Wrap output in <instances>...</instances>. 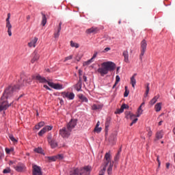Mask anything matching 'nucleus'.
<instances>
[{"label":"nucleus","mask_w":175,"mask_h":175,"mask_svg":"<svg viewBox=\"0 0 175 175\" xmlns=\"http://www.w3.org/2000/svg\"><path fill=\"white\" fill-rule=\"evenodd\" d=\"M149 92H150V83H148L146 86V96L148 95Z\"/></svg>","instance_id":"46"},{"label":"nucleus","mask_w":175,"mask_h":175,"mask_svg":"<svg viewBox=\"0 0 175 175\" xmlns=\"http://www.w3.org/2000/svg\"><path fill=\"white\" fill-rule=\"evenodd\" d=\"M32 174L33 175H42V168L38 165H33Z\"/></svg>","instance_id":"10"},{"label":"nucleus","mask_w":175,"mask_h":175,"mask_svg":"<svg viewBox=\"0 0 175 175\" xmlns=\"http://www.w3.org/2000/svg\"><path fill=\"white\" fill-rule=\"evenodd\" d=\"M9 138L10 139L11 142H13V143H18V140L14 138V136L13 135H10Z\"/></svg>","instance_id":"39"},{"label":"nucleus","mask_w":175,"mask_h":175,"mask_svg":"<svg viewBox=\"0 0 175 175\" xmlns=\"http://www.w3.org/2000/svg\"><path fill=\"white\" fill-rule=\"evenodd\" d=\"M92 62H94V60L92 59H90L89 60L83 63V66H88V65H90Z\"/></svg>","instance_id":"38"},{"label":"nucleus","mask_w":175,"mask_h":175,"mask_svg":"<svg viewBox=\"0 0 175 175\" xmlns=\"http://www.w3.org/2000/svg\"><path fill=\"white\" fill-rule=\"evenodd\" d=\"M111 122V118L108 117L106 118L105 121V129L107 131L109 129V126H110V122Z\"/></svg>","instance_id":"27"},{"label":"nucleus","mask_w":175,"mask_h":175,"mask_svg":"<svg viewBox=\"0 0 175 175\" xmlns=\"http://www.w3.org/2000/svg\"><path fill=\"white\" fill-rule=\"evenodd\" d=\"M64 156L62 154H57L56 156L46 157L49 162H55L57 159H63Z\"/></svg>","instance_id":"11"},{"label":"nucleus","mask_w":175,"mask_h":175,"mask_svg":"<svg viewBox=\"0 0 175 175\" xmlns=\"http://www.w3.org/2000/svg\"><path fill=\"white\" fill-rule=\"evenodd\" d=\"M3 157V153L2 152H0V161L2 159V157Z\"/></svg>","instance_id":"63"},{"label":"nucleus","mask_w":175,"mask_h":175,"mask_svg":"<svg viewBox=\"0 0 175 175\" xmlns=\"http://www.w3.org/2000/svg\"><path fill=\"white\" fill-rule=\"evenodd\" d=\"M11 171L12 170H10V168L8 167V168H5V169L3 170V173L4 174H8V173H10Z\"/></svg>","instance_id":"45"},{"label":"nucleus","mask_w":175,"mask_h":175,"mask_svg":"<svg viewBox=\"0 0 175 175\" xmlns=\"http://www.w3.org/2000/svg\"><path fill=\"white\" fill-rule=\"evenodd\" d=\"M70 133H72V131L67 126L63 127L59 131V135H60V136L64 139H68V137L70 136Z\"/></svg>","instance_id":"4"},{"label":"nucleus","mask_w":175,"mask_h":175,"mask_svg":"<svg viewBox=\"0 0 175 175\" xmlns=\"http://www.w3.org/2000/svg\"><path fill=\"white\" fill-rule=\"evenodd\" d=\"M47 139L49 143L53 142V139H52L51 135H48Z\"/></svg>","instance_id":"50"},{"label":"nucleus","mask_w":175,"mask_h":175,"mask_svg":"<svg viewBox=\"0 0 175 175\" xmlns=\"http://www.w3.org/2000/svg\"><path fill=\"white\" fill-rule=\"evenodd\" d=\"M43 135H44V133L43 130L42 129V130L38 133V135H39V136H43Z\"/></svg>","instance_id":"54"},{"label":"nucleus","mask_w":175,"mask_h":175,"mask_svg":"<svg viewBox=\"0 0 175 175\" xmlns=\"http://www.w3.org/2000/svg\"><path fill=\"white\" fill-rule=\"evenodd\" d=\"M128 95H129V90H128V86H125V92L124 93V98L128 97Z\"/></svg>","instance_id":"41"},{"label":"nucleus","mask_w":175,"mask_h":175,"mask_svg":"<svg viewBox=\"0 0 175 175\" xmlns=\"http://www.w3.org/2000/svg\"><path fill=\"white\" fill-rule=\"evenodd\" d=\"M157 161L158 162L159 167L161 166V161L159 160V156H157Z\"/></svg>","instance_id":"52"},{"label":"nucleus","mask_w":175,"mask_h":175,"mask_svg":"<svg viewBox=\"0 0 175 175\" xmlns=\"http://www.w3.org/2000/svg\"><path fill=\"white\" fill-rule=\"evenodd\" d=\"M44 88H46V90H48V91H51V88L47 86V85H44Z\"/></svg>","instance_id":"56"},{"label":"nucleus","mask_w":175,"mask_h":175,"mask_svg":"<svg viewBox=\"0 0 175 175\" xmlns=\"http://www.w3.org/2000/svg\"><path fill=\"white\" fill-rule=\"evenodd\" d=\"M147 50V41L146 40H143L141 42V53L139 55V59L143 61V57Z\"/></svg>","instance_id":"5"},{"label":"nucleus","mask_w":175,"mask_h":175,"mask_svg":"<svg viewBox=\"0 0 175 175\" xmlns=\"http://www.w3.org/2000/svg\"><path fill=\"white\" fill-rule=\"evenodd\" d=\"M121 113H124V109L120 107V109H117L115 112V114H121Z\"/></svg>","instance_id":"43"},{"label":"nucleus","mask_w":175,"mask_h":175,"mask_svg":"<svg viewBox=\"0 0 175 175\" xmlns=\"http://www.w3.org/2000/svg\"><path fill=\"white\" fill-rule=\"evenodd\" d=\"M109 163V166L107 172V174L111 175L113 174V163H111V154H110V162Z\"/></svg>","instance_id":"20"},{"label":"nucleus","mask_w":175,"mask_h":175,"mask_svg":"<svg viewBox=\"0 0 175 175\" xmlns=\"http://www.w3.org/2000/svg\"><path fill=\"white\" fill-rule=\"evenodd\" d=\"M62 22H60L59 23V27L57 28V31L54 33V38L55 39H58V38H59V32H61V29H62Z\"/></svg>","instance_id":"19"},{"label":"nucleus","mask_w":175,"mask_h":175,"mask_svg":"<svg viewBox=\"0 0 175 175\" xmlns=\"http://www.w3.org/2000/svg\"><path fill=\"white\" fill-rule=\"evenodd\" d=\"M79 79H80V77L83 76V70H79Z\"/></svg>","instance_id":"57"},{"label":"nucleus","mask_w":175,"mask_h":175,"mask_svg":"<svg viewBox=\"0 0 175 175\" xmlns=\"http://www.w3.org/2000/svg\"><path fill=\"white\" fill-rule=\"evenodd\" d=\"M31 83H32V78L25 77L23 80V82L20 85H18L19 87V90L20 88H23V87H27V85H31Z\"/></svg>","instance_id":"6"},{"label":"nucleus","mask_w":175,"mask_h":175,"mask_svg":"<svg viewBox=\"0 0 175 175\" xmlns=\"http://www.w3.org/2000/svg\"><path fill=\"white\" fill-rule=\"evenodd\" d=\"M79 99L81 100V102H85V103H88V98L85 97L83 94H79L77 95Z\"/></svg>","instance_id":"25"},{"label":"nucleus","mask_w":175,"mask_h":175,"mask_svg":"<svg viewBox=\"0 0 175 175\" xmlns=\"http://www.w3.org/2000/svg\"><path fill=\"white\" fill-rule=\"evenodd\" d=\"M83 81H85V83H87V76L83 75Z\"/></svg>","instance_id":"60"},{"label":"nucleus","mask_w":175,"mask_h":175,"mask_svg":"<svg viewBox=\"0 0 175 175\" xmlns=\"http://www.w3.org/2000/svg\"><path fill=\"white\" fill-rule=\"evenodd\" d=\"M103 107V105H96V104H94L92 106V109L93 110H102V108Z\"/></svg>","instance_id":"29"},{"label":"nucleus","mask_w":175,"mask_h":175,"mask_svg":"<svg viewBox=\"0 0 175 175\" xmlns=\"http://www.w3.org/2000/svg\"><path fill=\"white\" fill-rule=\"evenodd\" d=\"M76 125H77V122L76 121V120L71 119L70 121L67 124L66 126L72 132V131L74 129Z\"/></svg>","instance_id":"13"},{"label":"nucleus","mask_w":175,"mask_h":175,"mask_svg":"<svg viewBox=\"0 0 175 175\" xmlns=\"http://www.w3.org/2000/svg\"><path fill=\"white\" fill-rule=\"evenodd\" d=\"M41 14L42 16L41 24L42 27H44V25L47 24V17L46 16V14H44L43 12H41Z\"/></svg>","instance_id":"26"},{"label":"nucleus","mask_w":175,"mask_h":175,"mask_svg":"<svg viewBox=\"0 0 175 175\" xmlns=\"http://www.w3.org/2000/svg\"><path fill=\"white\" fill-rule=\"evenodd\" d=\"M52 129H53V126H46L42 129V131H44V133H45L46 132H49Z\"/></svg>","instance_id":"34"},{"label":"nucleus","mask_w":175,"mask_h":175,"mask_svg":"<svg viewBox=\"0 0 175 175\" xmlns=\"http://www.w3.org/2000/svg\"><path fill=\"white\" fill-rule=\"evenodd\" d=\"M38 124L40 125V126L42 128L43 126H44V122H40L38 123Z\"/></svg>","instance_id":"55"},{"label":"nucleus","mask_w":175,"mask_h":175,"mask_svg":"<svg viewBox=\"0 0 175 175\" xmlns=\"http://www.w3.org/2000/svg\"><path fill=\"white\" fill-rule=\"evenodd\" d=\"M166 167H167V169H169V167H170V163H166Z\"/></svg>","instance_id":"62"},{"label":"nucleus","mask_w":175,"mask_h":175,"mask_svg":"<svg viewBox=\"0 0 175 175\" xmlns=\"http://www.w3.org/2000/svg\"><path fill=\"white\" fill-rule=\"evenodd\" d=\"M109 142H114L116 140V135L114 134H111L109 138Z\"/></svg>","instance_id":"44"},{"label":"nucleus","mask_w":175,"mask_h":175,"mask_svg":"<svg viewBox=\"0 0 175 175\" xmlns=\"http://www.w3.org/2000/svg\"><path fill=\"white\" fill-rule=\"evenodd\" d=\"M94 132H96V133H100V132H102V129L100 127L96 126L94 128Z\"/></svg>","instance_id":"42"},{"label":"nucleus","mask_w":175,"mask_h":175,"mask_svg":"<svg viewBox=\"0 0 175 175\" xmlns=\"http://www.w3.org/2000/svg\"><path fill=\"white\" fill-rule=\"evenodd\" d=\"M72 58H73V56L72 55H70L68 57H66L64 62H66V61H69V59H72Z\"/></svg>","instance_id":"47"},{"label":"nucleus","mask_w":175,"mask_h":175,"mask_svg":"<svg viewBox=\"0 0 175 175\" xmlns=\"http://www.w3.org/2000/svg\"><path fill=\"white\" fill-rule=\"evenodd\" d=\"M99 32V28L98 27H91L90 29H86L85 33H88V35H90L91 33H98Z\"/></svg>","instance_id":"16"},{"label":"nucleus","mask_w":175,"mask_h":175,"mask_svg":"<svg viewBox=\"0 0 175 175\" xmlns=\"http://www.w3.org/2000/svg\"><path fill=\"white\" fill-rule=\"evenodd\" d=\"M122 55L124 57V62L126 64L129 63V53H128V51H124L122 53Z\"/></svg>","instance_id":"23"},{"label":"nucleus","mask_w":175,"mask_h":175,"mask_svg":"<svg viewBox=\"0 0 175 175\" xmlns=\"http://www.w3.org/2000/svg\"><path fill=\"white\" fill-rule=\"evenodd\" d=\"M76 59H77V61L79 62L80 61V59H81V56L77 55V56L76 57Z\"/></svg>","instance_id":"58"},{"label":"nucleus","mask_w":175,"mask_h":175,"mask_svg":"<svg viewBox=\"0 0 175 175\" xmlns=\"http://www.w3.org/2000/svg\"><path fill=\"white\" fill-rule=\"evenodd\" d=\"M121 107L123 109V110L124 109H129V105H126V104H122V106H121Z\"/></svg>","instance_id":"48"},{"label":"nucleus","mask_w":175,"mask_h":175,"mask_svg":"<svg viewBox=\"0 0 175 175\" xmlns=\"http://www.w3.org/2000/svg\"><path fill=\"white\" fill-rule=\"evenodd\" d=\"M143 114V109H137V116L129 112L127 116H129L131 120H133V118H136V117H140L141 115Z\"/></svg>","instance_id":"15"},{"label":"nucleus","mask_w":175,"mask_h":175,"mask_svg":"<svg viewBox=\"0 0 175 175\" xmlns=\"http://www.w3.org/2000/svg\"><path fill=\"white\" fill-rule=\"evenodd\" d=\"M116 70V64L113 62H105L101 64V67L98 68L97 72H98L103 77V76L107 75L109 72H113V70Z\"/></svg>","instance_id":"1"},{"label":"nucleus","mask_w":175,"mask_h":175,"mask_svg":"<svg viewBox=\"0 0 175 175\" xmlns=\"http://www.w3.org/2000/svg\"><path fill=\"white\" fill-rule=\"evenodd\" d=\"M137 76V74L135 73L131 77V84L132 85L133 88H135V85H136V79H135Z\"/></svg>","instance_id":"24"},{"label":"nucleus","mask_w":175,"mask_h":175,"mask_svg":"<svg viewBox=\"0 0 175 175\" xmlns=\"http://www.w3.org/2000/svg\"><path fill=\"white\" fill-rule=\"evenodd\" d=\"M120 80H121V78H120V76L119 75H116V82H115L114 85L112 87L113 89H114L115 87H117V84H118V83H120Z\"/></svg>","instance_id":"35"},{"label":"nucleus","mask_w":175,"mask_h":175,"mask_svg":"<svg viewBox=\"0 0 175 175\" xmlns=\"http://www.w3.org/2000/svg\"><path fill=\"white\" fill-rule=\"evenodd\" d=\"M14 169L16 172H21L24 170V165H16L14 167Z\"/></svg>","instance_id":"33"},{"label":"nucleus","mask_w":175,"mask_h":175,"mask_svg":"<svg viewBox=\"0 0 175 175\" xmlns=\"http://www.w3.org/2000/svg\"><path fill=\"white\" fill-rule=\"evenodd\" d=\"M159 96H155L150 101V105H155V103H157L158 99H159Z\"/></svg>","instance_id":"36"},{"label":"nucleus","mask_w":175,"mask_h":175,"mask_svg":"<svg viewBox=\"0 0 175 175\" xmlns=\"http://www.w3.org/2000/svg\"><path fill=\"white\" fill-rule=\"evenodd\" d=\"M92 168L90 165L85 166L83 167H77L71 170L69 172V175H90Z\"/></svg>","instance_id":"2"},{"label":"nucleus","mask_w":175,"mask_h":175,"mask_svg":"<svg viewBox=\"0 0 175 175\" xmlns=\"http://www.w3.org/2000/svg\"><path fill=\"white\" fill-rule=\"evenodd\" d=\"M13 103H14V101H12L10 104H5L3 105V102L2 104L0 105V111H3V110H8V108L10 107V106H12Z\"/></svg>","instance_id":"18"},{"label":"nucleus","mask_w":175,"mask_h":175,"mask_svg":"<svg viewBox=\"0 0 175 175\" xmlns=\"http://www.w3.org/2000/svg\"><path fill=\"white\" fill-rule=\"evenodd\" d=\"M155 111H161L162 109V103H159L154 106Z\"/></svg>","instance_id":"32"},{"label":"nucleus","mask_w":175,"mask_h":175,"mask_svg":"<svg viewBox=\"0 0 175 175\" xmlns=\"http://www.w3.org/2000/svg\"><path fill=\"white\" fill-rule=\"evenodd\" d=\"M148 137H151L152 136V131H151V129H149V131L148 132Z\"/></svg>","instance_id":"49"},{"label":"nucleus","mask_w":175,"mask_h":175,"mask_svg":"<svg viewBox=\"0 0 175 175\" xmlns=\"http://www.w3.org/2000/svg\"><path fill=\"white\" fill-rule=\"evenodd\" d=\"M49 144L51 148H57V147H58V143L56 142V141L54 139H53L51 142H49Z\"/></svg>","instance_id":"31"},{"label":"nucleus","mask_w":175,"mask_h":175,"mask_svg":"<svg viewBox=\"0 0 175 175\" xmlns=\"http://www.w3.org/2000/svg\"><path fill=\"white\" fill-rule=\"evenodd\" d=\"M35 128H36V129L39 130V129L41 128V127L40 126L39 124H36V125L35 126Z\"/></svg>","instance_id":"61"},{"label":"nucleus","mask_w":175,"mask_h":175,"mask_svg":"<svg viewBox=\"0 0 175 175\" xmlns=\"http://www.w3.org/2000/svg\"><path fill=\"white\" fill-rule=\"evenodd\" d=\"M38 40H39V38H38V37H35L33 40L28 43L29 47H36V43H38Z\"/></svg>","instance_id":"21"},{"label":"nucleus","mask_w":175,"mask_h":175,"mask_svg":"<svg viewBox=\"0 0 175 175\" xmlns=\"http://www.w3.org/2000/svg\"><path fill=\"white\" fill-rule=\"evenodd\" d=\"M110 50H111V49L110 47H107L104 49V53H107V51H110Z\"/></svg>","instance_id":"53"},{"label":"nucleus","mask_w":175,"mask_h":175,"mask_svg":"<svg viewBox=\"0 0 175 175\" xmlns=\"http://www.w3.org/2000/svg\"><path fill=\"white\" fill-rule=\"evenodd\" d=\"M31 79L37 80V81H39V83H47L49 84V83H50V81H47V79H46L44 77H42L40 76V75H32Z\"/></svg>","instance_id":"7"},{"label":"nucleus","mask_w":175,"mask_h":175,"mask_svg":"<svg viewBox=\"0 0 175 175\" xmlns=\"http://www.w3.org/2000/svg\"><path fill=\"white\" fill-rule=\"evenodd\" d=\"M155 136H156V139H154V142H157V140H159V139H162V137H163V130L157 131L156 133Z\"/></svg>","instance_id":"22"},{"label":"nucleus","mask_w":175,"mask_h":175,"mask_svg":"<svg viewBox=\"0 0 175 175\" xmlns=\"http://www.w3.org/2000/svg\"><path fill=\"white\" fill-rule=\"evenodd\" d=\"M18 90H20V86L18 85H9L5 89L1 99L3 100L5 99H9V98H12V96H13V92L18 91Z\"/></svg>","instance_id":"3"},{"label":"nucleus","mask_w":175,"mask_h":175,"mask_svg":"<svg viewBox=\"0 0 175 175\" xmlns=\"http://www.w3.org/2000/svg\"><path fill=\"white\" fill-rule=\"evenodd\" d=\"M70 46L71 47H75V49H79V47H80L79 44L75 43L73 41H70Z\"/></svg>","instance_id":"37"},{"label":"nucleus","mask_w":175,"mask_h":175,"mask_svg":"<svg viewBox=\"0 0 175 175\" xmlns=\"http://www.w3.org/2000/svg\"><path fill=\"white\" fill-rule=\"evenodd\" d=\"M120 68L121 67H120V66L117 67V68H116V73L117 74H118V71L120 70Z\"/></svg>","instance_id":"64"},{"label":"nucleus","mask_w":175,"mask_h":175,"mask_svg":"<svg viewBox=\"0 0 175 175\" xmlns=\"http://www.w3.org/2000/svg\"><path fill=\"white\" fill-rule=\"evenodd\" d=\"M114 162H115V167H117V165H118V161H120V153H117L116 155L114 157Z\"/></svg>","instance_id":"30"},{"label":"nucleus","mask_w":175,"mask_h":175,"mask_svg":"<svg viewBox=\"0 0 175 175\" xmlns=\"http://www.w3.org/2000/svg\"><path fill=\"white\" fill-rule=\"evenodd\" d=\"M32 56L33 58L31 60V64H35V62H38V61H39V58H40V55H39L38 51H34Z\"/></svg>","instance_id":"14"},{"label":"nucleus","mask_w":175,"mask_h":175,"mask_svg":"<svg viewBox=\"0 0 175 175\" xmlns=\"http://www.w3.org/2000/svg\"><path fill=\"white\" fill-rule=\"evenodd\" d=\"M96 55H98V52H94L92 57L91 58L92 60L94 61V59H95V57H96Z\"/></svg>","instance_id":"51"},{"label":"nucleus","mask_w":175,"mask_h":175,"mask_svg":"<svg viewBox=\"0 0 175 175\" xmlns=\"http://www.w3.org/2000/svg\"><path fill=\"white\" fill-rule=\"evenodd\" d=\"M82 87H83V82L81 81V77H80L78 83L75 85V88L79 92L81 91Z\"/></svg>","instance_id":"17"},{"label":"nucleus","mask_w":175,"mask_h":175,"mask_svg":"<svg viewBox=\"0 0 175 175\" xmlns=\"http://www.w3.org/2000/svg\"><path fill=\"white\" fill-rule=\"evenodd\" d=\"M33 151H34V152H36L37 154H42V155H44L43 148H42L40 147L34 148Z\"/></svg>","instance_id":"28"},{"label":"nucleus","mask_w":175,"mask_h":175,"mask_svg":"<svg viewBox=\"0 0 175 175\" xmlns=\"http://www.w3.org/2000/svg\"><path fill=\"white\" fill-rule=\"evenodd\" d=\"M48 85L54 90H62V88H64V85L59 83H54L53 82H48Z\"/></svg>","instance_id":"12"},{"label":"nucleus","mask_w":175,"mask_h":175,"mask_svg":"<svg viewBox=\"0 0 175 175\" xmlns=\"http://www.w3.org/2000/svg\"><path fill=\"white\" fill-rule=\"evenodd\" d=\"M5 152L6 154H10V152H13V151H14V148H5Z\"/></svg>","instance_id":"40"},{"label":"nucleus","mask_w":175,"mask_h":175,"mask_svg":"<svg viewBox=\"0 0 175 175\" xmlns=\"http://www.w3.org/2000/svg\"><path fill=\"white\" fill-rule=\"evenodd\" d=\"M62 96L63 98H67V99H69V100H73L75 99V93L73 92H62Z\"/></svg>","instance_id":"9"},{"label":"nucleus","mask_w":175,"mask_h":175,"mask_svg":"<svg viewBox=\"0 0 175 175\" xmlns=\"http://www.w3.org/2000/svg\"><path fill=\"white\" fill-rule=\"evenodd\" d=\"M137 118H135L133 121H132V124H136V122H137Z\"/></svg>","instance_id":"59"},{"label":"nucleus","mask_w":175,"mask_h":175,"mask_svg":"<svg viewBox=\"0 0 175 175\" xmlns=\"http://www.w3.org/2000/svg\"><path fill=\"white\" fill-rule=\"evenodd\" d=\"M6 28H8V33L9 36H12V24L10 23V13L8 14V17L5 19Z\"/></svg>","instance_id":"8"}]
</instances>
